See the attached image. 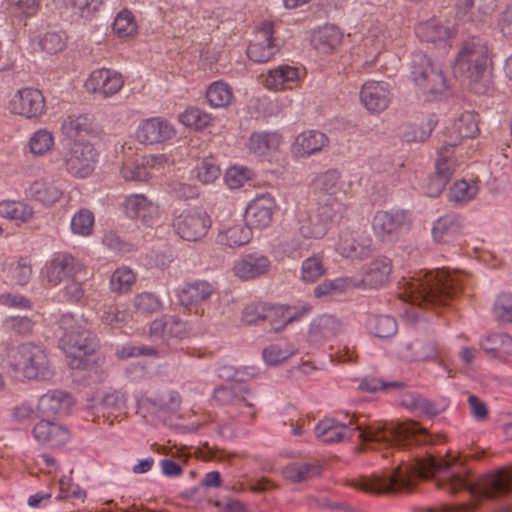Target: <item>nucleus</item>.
<instances>
[{"label": "nucleus", "instance_id": "b1692460", "mask_svg": "<svg viewBox=\"0 0 512 512\" xmlns=\"http://www.w3.org/2000/svg\"><path fill=\"white\" fill-rule=\"evenodd\" d=\"M122 75L110 69H97L93 71L85 83L87 90L100 93L103 96L116 94L123 86Z\"/></svg>", "mask_w": 512, "mask_h": 512}, {"label": "nucleus", "instance_id": "e433bc0d", "mask_svg": "<svg viewBox=\"0 0 512 512\" xmlns=\"http://www.w3.org/2000/svg\"><path fill=\"white\" fill-rule=\"evenodd\" d=\"M416 35L422 42L434 45H442L451 37L449 26L441 24L436 19H430L417 25Z\"/></svg>", "mask_w": 512, "mask_h": 512}, {"label": "nucleus", "instance_id": "72a5a7b5", "mask_svg": "<svg viewBox=\"0 0 512 512\" xmlns=\"http://www.w3.org/2000/svg\"><path fill=\"white\" fill-rule=\"evenodd\" d=\"M281 143V136L276 132H253L246 143L248 151L259 157L269 156L275 152Z\"/></svg>", "mask_w": 512, "mask_h": 512}, {"label": "nucleus", "instance_id": "3c124183", "mask_svg": "<svg viewBox=\"0 0 512 512\" xmlns=\"http://www.w3.org/2000/svg\"><path fill=\"white\" fill-rule=\"evenodd\" d=\"M135 280V274L130 268L120 267L111 275L110 288L118 294L126 293L131 290Z\"/></svg>", "mask_w": 512, "mask_h": 512}, {"label": "nucleus", "instance_id": "412c9836", "mask_svg": "<svg viewBox=\"0 0 512 512\" xmlns=\"http://www.w3.org/2000/svg\"><path fill=\"white\" fill-rule=\"evenodd\" d=\"M360 100L367 110L381 112L391 100L390 86L383 81H367L362 85Z\"/></svg>", "mask_w": 512, "mask_h": 512}, {"label": "nucleus", "instance_id": "20e7f679", "mask_svg": "<svg viewBox=\"0 0 512 512\" xmlns=\"http://www.w3.org/2000/svg\"><path fill=\"white\" fill-rule=\"evenodd\" d=\"M3 363L16 377L47 379L52 375L48 356L42 346L33 342L7 346Z\"/></svg>", "mask_w": 512, "mask_h": 512}, {"label": "nucleus", "instance_id": "338daca9", "mask_svg": "<svg viewBox=\"0 0 512 512\" xmlns=\"http://www.w3.org/2000/svg\"><path fill=\"white\" fill-rule=\"evenodd\" d=\"M39 45L47 53H57L65 47L66 35L62 31H48L40 39Z\"/></svg>", "mask_w": 512, "mask_h": 512}, {"label": "nucleus", "instance_id": "423d86ee", "mask_svg": "<svg viewBox=\"0 0 512 512\" xmlns=\"http://www.w3.org/2000/svg\"><path fill=\"white\" fill-rule=\"evenodd\" d=\"M487 63L488 48L486 41L481 37H472L463 42L455 59L453 72L456 77L476 83L486 73Z\"/></svg>", "mask_w": 512, "mask_h": 512}, {"label": "nucleus", "instance_id": "4468645a", "mask_svg": "<svg viewBox=\"0 0 512 512\" xmlns=\"http://www.w3.org/2000/svg\"><path fill=\"white\" fill-rule=\"evenodd\" d=\"M271 267L272 261L267 255L254 251L235 260L233 272L239 279L248 281L267 275Z\"/></svg>", "mask_w": 512, "mask_h": 512}, {"label": "nucleus", "instance_id": "f03ea898", "mask_svg": "<svg viewBox=\"0 0 512 512\" xmlns=\"http://www.w3.org/2000/svg\"><path fill=\"white\" fill-rule=\"evenodd\" d=\"M355 423V417L348 422L327 418L320 421L314 429L315 436L324 443H338L352 438L358 432L362 443L383 445L385 447L410 448L413 445H432L435 438L415 422L397 425L375 422L367 426Z\"/></svg>", "mask_w": 512, "mask_h": 512}, {"label": "nucleus", "instance_id": "09e8293b", "mask_svg": "<svg viewBox=\"0 0 512 512\" xmlns=\"http://www.w3.org/2000/svg\"><path fill=\"white\" fill-rule=\"evenodd\" d=\"M232 96L230 86L223 81L212 83L206 92L209 104L215 108L227 106L231 102Z\"/></svg>", "mask_w": 512, "mask_h": 512}, {"label": "nucleus", "instance_id": "680f3d73", "mask_svg": "<svg viewBox=\"0 0 512 512\" xmlns=\"http://www.w3.org/2000/svg\"><path fill=\"white\" fill-rule=\"evenodd\" d=\"M296 233L291 232L289 227V231L282 236L278 243V247L283 255L293 259L301 257L303 249V242L296 237Z\"/></svg>", "mask_w": 512, "mask_h": 512}, {"label": "nucleus", "instance_id": "a19ab883", "mask_svg": "<svg viewBox=\"0 0 512 512\" xmlns=\"http://www.w3.org/2000/svg\"><path fill=\"white\" fill-rule=\"evenodd\" d=\"M322 472L318 462L292 463L282 470V475L288 481L298 483L317 477Z\"/></svg>", "mask_w": 512, "mask_h": 512}, {"label": "nucleus", "instance_id": "0eeeda50", "mask_svg": "<svg viewBox=\"0 0 512 512\" xmlns=\"http://www.w3.org/2000/svg\"><path fill=\"white\" fill-rule=\"evenodd\" d=\"M410 77L425 100H433L447 89L441 68L423 52H415L410 62Z\"/></svg>", "mask_w": 512, "mask_h": 512}, {"label": "nucleus", "instance_id": "9d476101", "mask_svg": "<svg viewBox=\"0 0 512 512\" xmlns=\"http://www.w3.org/2000/svg\"><path fill=\"white\" fill-rule=\"evenodd\" d=\"M456 143L443 146L438 151V157L435 163V174L428 178L425 189L430 197H438L451 179L455 171L456 163L452 159V149Z\"/></svg>", "mask_w": 512, "mask_h": 512}, {"label": "nucleus", "instance_id": "6ab92c4d", "mask_svg": "<svg viewBox=\"0 0 512 512\" xmlns=\"http://www.w3.org/2000/svg\"><path fill=\"white\" fill-rule=\"evenodd\" d=\"M187 333V323L176 315H164L155 319L149 328V335L153 341L168 342L171 338L182 339Z\"/></svg>", "mask_w": 512, "mask_h": 512}, {"label": "nucleus", "instance_id": "f8f14e48", "mask_svg": "<svg viewBox=\"0 0 512 512\" xmlns=\"http://www.w3.org/2000/svg\"><path fill=\"white\" fill-rule=\"evenodd\" d=\"M210 226V217L205 212L197 210L183 211L174 221L176 233L186 241L202 239Z\"/></svg>", "mask_w": 512, "mask_h": 512}, {"label": "nucleus", "instance_id": "c756f323", "mask_svg": "<svg viewBox=\"0 0 512 512\" xmlns=\"http://www.w3.org/2000/svg\"><path fill=\"white\" fill-rule=\"evenodd\" d=\"M64 189L62 184L56 180L38 179L35 180L26 190V195L31 199L50 206L60 200Z\"/></svg>", "mask_w": 512, "mask_h": 512}, {"label": "nucleus", "instance_id": "49530a36", "mask_svg": "<svg viewBox=\"0 0 512 512\" xmlns=\"http://www.w3.org/2000/svg\"><path fill=\"white\" fill-rule=\"evenodd\" d=\"M367 328L377 338H390L397 333L396 320L388 315H373L367 320Z\"/></svg>", "mask_w": 512, "mask_h": 512}, {"label": "nucleus", "instance_id": "a18cd8bd", "mask_svg": "<svg viewBox=\"0 0 512 512\" xmlns=\"http://www.w3.org/2000/svg\"><path fill=\"white\" fill-rule=\"evenodd\" d=\"M437 119L434 115H429L425 122L420 125L407 124L403 127L401 137L406 142H424L426 141L434 128L436 127Z\"/></svg>", "mask_w": 512, "mask_h": 512}, {"label": "nucleus", "instance_id": "79ce46f5", "mask_svg": "<svg viewBox=\"0 0 512 512\" xmlns=\"http://www.w3.org/2000/svg\"><path fill=\"white\" fill-rule=\"evenodd\" d=\"M63 133L71 138L84 137L93 133L92 118L89 115H69L62 122Z\"/></svg>", "mask_w": 512, "mask_h": 512}, {"label": "nucleus", "instance_id": "cd10ccee", "mask_svg": "<svg viewBox=\"0 0 512 512\" xmlns=\"http://www.w3.org/2000/svg\"><path fill=\"white\" fill-rule=\"evenodd\" d=\"M124 211L128 217L141 219L146 225H151L158 216L159 206L143 194H133L126 197Z\"/></svg>", "mask_w": 512, "mask_h": 512}, {"label": "nucleus", "instance_id": "37998d69", "mask_svg": "<svg viewBox=\"0 0 512 512\" xmlns=\"http://www.w3.org/2000/svg\"><path fill=\"white\" fill-rule=\"evenodd\" d=\"M359 282L354 278L340 277L333 280H325L314 288V295L317 298L336 297L351 288L358 287Z\"/></svg>", "mask_w": 512, "mask_h": 512}, {"label": "nucleus", "instance_id": "c9c22d12", "mask_svg": "<svg viewBox=\"0 0 512 512\" xmlns=\"http://www.w3.org/2000/svg\"><path fill=\"white\" fill-rule=\"evenodd\" d=\"M463 232L462 218L457 214L440 217L433 225L432 235L436 241L450 242Z\"/></svg>", "mask_w": 512, "mask_h": 512}, {"label": "nucleus", "instance_id": "ea45409f", "mask_svg": "<svg viewBox=\"0 0 512 512\" xmlns=\"http://www.w3.org/2000/svg\"><path fill=\"white\" fill-rule=\"evenodd\" d=\"M342 34L334 25H326L314 32L312 44L320 53H331L340 43Z\"/></svg>", "mask_w": 512, "mask_h": 512}, {"label": "nucleus", "instance_id": "13d9d810", "mask_svg": "<svg viewBox=\"0 0 512 512\" xmlns=\"http://www.w3.org/2000/svg\"><path fill=\"white\" fill-rule=\"evenodd\" d=\"M179 120L185 126L202 129L207 127L212 118L211 116L197 107H190L179 115Z\"/></svg>", "mask_w": 512, "mask_h": 512}, {"label": "nucleus", "instance_id": "774afa93", "mask_svg": "<svg viewBox=\"0 0 512 512\" xmlns=\"http://www.w3.org/2000/svg\"><path fill=\"white\" fill-rule=\"evenodd\" d=\"M253 176V171L247 167L234 166L225 173V182L230 189H237L244 185Z\"/></svg>", "mask_w": 512, "mask_h": 512}, {"label": "nucleus", "instance_id": "0e129e2a", "mask_svg": "<svg viewBox=\"0 0 512 512\" xmlns=\"http://www.w3.org/2000/svg\"><path fill=\"white\" fill-rule=\"evenodd\" d=\"M455 130L461 138H473L478 132L477 116L472 112L463 113L454 125Z\"/></svg>", "mask_w": 512, "mask_h": 512}, {"label": "nucleus", "instance_id": "8fccbe9b", "mask_svg": "<svg viewBox=\"0 0 512 512\" xmlns=\"http://www.w3.org/2000/svg\"><path fill=\"white\" fill-rule=\"evenodd\" d=\"M35 314L12 315L4 319L3 325L6 330L18 335H29L36 324Z\"/></svg>", "mask_w": 512, "mask_h": 512}, {"label": "nucleus", "instance_id": "6e6552de", "mask_svg": "<svg viewBox=\"0 0 512 512\" xmlns=\"http://www.w3.org/2000/svg\"><path fill=\"white\" fill-rule=\"evenodd\" d=\"M341 204L338 202L324 203L318 208L315 215L308 211L299 209L294 219L288 224L291 232H297L305 239H320L328 231L329 225L336 217V211L340 210Z\"/></svg>", "mask_w": 512, "mask_h": 512}, {"label": "nucleus", "instance_id": "1a4fd4ad", "mask_svg": "<svg viewBox=\"0 0 512 512\" xmlns=\"http://www.w3.org/2000/svg\"><path fill=\"white\" fill-rule=\"evenodd\" d=\"M98 153L92 144L75 142L65 153V170L73 177L86 178L94 171Z\"/></svg>", "mask_w": 512, "mask_h": 512}, {"label": "nucleus", "instance_id": "e2e57ef3", "mask_svg": "<svg viewBox=\"0 0 512 512\" xmlns=\"http://www.w3.org/2000/svg\"><path fill=\"white\" fill-rule=\"evenodd\" d=\"M137 26L132 13L128 10L119 12L113 23V31L121 38L132 36Z\"/></svg>", "mask_w": 512, "mask_h": 512}, {"label": "nucleus", "instance_id": "c03bdc74", "mask_svg": "<svg viewBox=\"0 0 512 512\" xmlns=\"http://www.w3.org/2000/svg\"><path fill=\"white\" fill-rule=\"evenodd\" d=\"M313 188L320 195L337 196L342 189L340 173L331 169L319 174L313 181Z\"/></svg>", "mask_w": 512, "mask_h": 512}, {"label": "nucleus", "instance_id": "58836bf2", "mask_svg": "<svg viewBox=\"0 0 512 512\" xmlns=\"http://www.w3.org/2000/svg\"><path fill=\"white\" fill-rule=\"evenodd\" d=\"M328 142V137L324 133L318 130H309L297 136L295 147L301 156H310L321 151L328 145Z\"/></svg>", "mask_w": 512, "mask_h": 512}, {"label": "nucleus", "instance_id": "a878e982", "mask_svg": "<svg viewBox=\"0 0 512 512\" xmlns=\"http://www.w3.org/2000/svg\"><path fill=\"white\" fill-rule=\"evenodd\" d=\"M443 349L434 339L417 338L404 344L402 355L410 361H436Z\"/></svg>", "mask_w": 512, "mask_h": 512}, {"label": "nucleus", "instance_id": "ddd939ff", "mask_svg": "<svg viewBox=\"0 0 512 512\" xmlns=\"http://www.w3.org/2000/svg\"><path fill=\"white\" fill-rule=\"evenodd\" d=\"M217 241L229 248L244 246L252 239L251 227L242 221L216 216Z\"/></svg>", "mask_w": 512, "mask_h": 512}, {"label": "nucleus", "instance_id": "69168bd1", "mask_svg": "<svg viewBox=\"0 0 512 512\" xmlns=\"http://www.w3.org/2000/svg\"><path fill=\"white\" fill-rule=\"evenodd\" d=\"M324 272L325 269L321 259L312 256L302 262L300 278L304 282H315Z\"/></svg>", "mask_w": 512, "mask_h": 512}, {"label": "nucleus", "instance_id": "de8ad7c7", "mask_svg": "<svg viewBox=\"0 0 512 512\" xmlns=\"http://www.w3.org/2000/svg\"><path fill=\"white\" fill-rule=\"evenodd\" d=\"M0 216L25 223L32 218L33 209L21 201L4 200L0 202Z\"/></svg>", "mask_w": 512, "mask_h": 512}, {"label": "nucleus", "instance_id": "a211bd4d", "mask_svg": "<svg viewBox=\"0 0 512 512\" xmlns=\"http://www.w3.org/2000/svg\"><path fill=\"white\" fill-rule=\"evenodd\" d=\"M409 222V215L403 210L378 211L372 219V228L377 237L385 240L397 235Z\"/></svg>", "mask_w": 512, "mask_h": 512}, {"label": "nucleus", "instance_id": "9b49d317", "mask_svg": "<svg viewBox=\"0 0 512 512\" xmlns=\"http://www.w3.org/2000/svg\"><path fill=\"white\" fill-rule=\"evenodd\" d=\"M9 109L13 114L37 119L46 111L45 98L38 89L22 88L11 98Z\"/></svg>", "mask_w": 512, "mask_h": 512}, {"label": "nucleus", "instance_id": "bb28decb", "mask_svg": "<svg viewBox=\"0 0 512 512\" xmlns=\"http://www.w3.org/2000/svg\"><path fill=\"white\" fill-rule=\"evenodd\" d=\"M275 209L274 199L269 195L255 198L246 208L245 220L250 227L265 228L272 221Z\"/></svg>", "mask_w": 512, "mask_h": 512}, {"label": "nucleus", "instance_id": "5701e85b", "mask_svg": "<svg viewBox=\"0 0 512 512\" xmlns=\"http://www.w3.org/2000/svg\"><path fill=\"white\" fill-rule=\"evenodd\" d=\"M175 135L173 126L165 119L153 117L141 122L137 137L141 143L156 144L165 142Z\"/></svg>", "mask_w": 512, "mask_h": 512}, {"label": "nucleus", "instance_id": "7c9ffc66", "mask_svg": "<svg viewBox=\"0 0 512 512\" xmlns=\"http://www.w3.org/2000/svg\"><path fill=\"white\" fill-rule=\"evenodd\" d=\"M299 80L298 67L282 64L268 71L264 85L270 90L292 89Z\"/></svg>", "mask_w": 512, "mask_h": 512}, {"label": "nucleus", "instance_id": "dca6fc26", "mask_svg": "<svg viewBox=\"0 0 512 512\" xmlns=\"http://www.w3.org/2000/svg\"><path fill=\"white\" fill-rule=\"evenodd\" d=\"M273 23L264 22L255 34V39L247 49V56L256 63L269 61L277 52L278 46L273 40Z\"/></svg>", "mask_w": 512, "mask_h": 512}, {"label": "nucleus", "instance_id": "2f4dec72", "mask_svg": "<svg viewBox=\"0 0 512 512\" xmlns=\"http://www.w3.org/2000/svg\"><path fill=\"white\" fill-rule=\"evenodd\" d=\"M342 331L341 321L332 315H322L314 319L309 329V341L311 343H321L328 340Z\"/></svg>", "mask_w": 512, "mask_h": 512}, {"label": "nucleus", "instance_id": "603ef678", "mask_svg": "<svg viewBox=\"0 0 512 512\" xmlns=\"http://www.w3.org/2000/svg\"><path fill=\"white\" fill-rule=\"evenodd\" d=\"M477 191L478 188L475 184L460 180L450 188L448 198L455 204H465L475 197Z\"/></svg>", "mask_w": 512, "mask_h": 512}, {"label": "nucleus", "instance_id": "f3484780", "mask_svg": "<svg viewBox=\"0 0 512 512\" xmlns=\"http://www.w3.org/2000/svg\"><path fill=\"white\" fill-rule=\"evenodd\" d=\"M337 251L351 259H363L372 253V239L359 231H344L339 236Z\"/></svg>", "mask_w": 512, "mask_h": 512}, {"label": "nucleus", "instance_id": "f257e3e1", "mask_svg": "<svg viewBox=\"0 0 512 512\" xmlns=\"http://www.w3.org/2000/svg\"><path fill=\"white\" fill-rule=\"evenodd\" d=\"M417 478L433 479L437 487L450 494L467 491L473 499L469 503L444 504L439 508L440 512H471L477 501H496L512 493V469H496L470 481L462 463L438 459L428 453L426 457L416 454L405 471L397 467L391 473L360 476L350 484L363 492L380 495L411 491Z\"/></svg>", "mask_w": 512, "mask_h": 512}, {"label": "nucleus", "instance_id": "2eb2a0df", "mask_svg": "<svg viewBox=\"0 0 512 512\" xmlns=\"http://www.w3.org/2000/svg\"><path fill=\"white\" fill-rule=\"evenodd\" d=\"M84 269L83 263L70 254H57L46 264V278L49 284L57 286L70 280Z\"/></svg>", "mask_w": 512, "mask_h": 512}, {"label": "nucleus", "instance_id": "4c0bfd02", "mask_svg": "<svg viewBox=\"0 0 512 512\" xmlns=\"http://www.w3.org/2000/svg\"><path fill=\"white\" fill-rule=\"evenodd\" d=\"M128 394L123 390H109L103 392L95 404V408L103 415H119L127 408Z\"/></svg>", "mask_w": 512, "mask_h": 512}, {"label": "nucleus", "instance_id": "6e6d98bb", "mask_svg": "<svg viewBox=\"0 0 512 512\" xmlns=\"http://www.w3.org/2000/svg\"><path fill=\"white\" fill-rule=\"evenodd\" d=\"M405 387L402 381H384L377 377H365L361 380L359 388L370 393L377 391L401 390Z\"/></svg>", "mask_w": 512, "mask_h": 512}, {"label": "nucleus", "instance_id": "052dcab7", "mask_svg": "<svg viewBox=\"0 0 512 512\" xmlns=\"http://www.w3.org/2000/svg\"><path fill=\"white\" fill-rule=\"evenodd\" d=\"M94 225V215L88 209L79 210L71 219V230L74 234L87 236Z\"/></svg>", "mask_w": 512, "mask_h": 512}, {"label": "nucleus", "instance_id": "bf43d9fd", "mask_svg": "<svg viewBox=\"0 0 512 512\" xmlns=\"http://www.w3.org/2000/svg\"><path fill=\"white\" fill-rule=\"evenodd\" d=\"M492 313L497 321L512 323V293L498 295L494 302Z\"/></svg>", "mask_w": 512, "mask_h": 512}, {"label": "nucleus", "instance_id": "c85d7f7f", "mask_svg": "<svg viewBox=\"0 0 512 512\" xmlns=\"http://www.w3.org/2000/svg\"><path fill=\"white\" fill-rule=\"evenodd\" d=\"M72 396L62 390H50L39 398L37 409L42 415H66L73 406Z\"/></svg>", "mask_w": 512, "mask_h": 512}, {"label": "nucleus", "instance_id": "7ed1b4c3", "mask_svg": "<svg viewBox=\"0 0 512 512\" xmlns=\"http://www.w3.org/2000/svg\"><path fill=\"white\" fill-rule=\"evenodd\" d=\"M462 282V275L452 274L446 269L419 272L416 277L404 279L400 296L412 305L405 315L413 322L427 320L422 310L448 305L462 291Z\"/></svg>", "mask_w": 512, "mask_h": 512}, {"label": "nucleus", "instance_id": "f704fd0d", "mask_svg": "<svg viewBox=\"0 0 512 512\" xmlns=\"http://www.w3.org/2000/svg\"><path fill=\"white\" fill-rule=\"evenodd\" d=\"M216 286L204 280L188 283L179 293V302L182 306L190 307L208 300L215 292Z\"/></svg>", "mask_w": 512, "mask_h": 512}, {"label": "nucleus", "instance_id": "39448f33", "mask_svg": "<svg viewBox=\"0 0 512 512\" xmlns=\"http://www.w3.org/2000/svg\"><path fill=\"white\" fill-rule=\"evenodd\" d=\"M86 326L85 320L72 314H64L59 320L60 344L64 352L74 358L72 366L75 368L83 367L82 358L93 354L99 345L97 337Z\"/></svg>", "mask_w": 512, "mask_h": 512}, {"label": "nucleus", "instance_id": "864d4df0", "mask_svg": "<svg viewBox=\"0 0 512 512\" xmlns=\"http://www.w3.org/2000/svg\"><path fill=\"white\" fill-rule=\"evenodd\" d=\"M214 399L221 405L244 406L253 408V404L247 402L244 397L237 395L236 390L230 386H219L214 390Z\"/></svg>", "mask_w": 512, "mask_h": 512}, {"label": "nucleus", "instance_id": "5fc2aeb1", "mask_svg": "<svg viewBox=\"0 0 512 512\" xmlns=\"http://www.w3.org/2000/svg\"><path fill=\"white\" fill-rule=\"evenodd\" d=\"M54 145V137L52 133L46 129H40L33 133L30 138V151L34 155H44L52 149Z\"/></svg>", "mask_w": 512, "mask_h": 512}, {"label": "nucleus", "instance_id": "aec40b11", "mask_svg": "<svg viewBox=\"0 0 512 512\" xmlns=\"http://www.w3.org/2000/svg\"><path fill=\"white\" fill-rule=\"evenodd\" d=\"M497 0H457L456 16L462 22H485L495 9Z\"/></svg>", "mask_w": 512, "mask_h": 512}, {"label": "nucleus", "instance_id": "4be33fe9", "mask_svg": "<svg viewBox=\"0 0 512 512\" xmlns=\"http://www.w3.org/2000/svg\"><path fill=\"white\" fill-rule=\"evenodd\" d=\"M391 270V260L380 256L365 264L362 267L361 278H354V280L359 282L358 287L379 288L388 281Z\"/></svg>", "mask_w": 512, "mask_h": 512}, {"label": "nucleus", "instance_id": "473e14b6", "mask_svg": "<svg viewBox=\"0 0 512 512\" xmlns=\"http://www.w3.org/2000/svg\"><path fill=\"white\" fill-rule=\"evenodd\" d=\"M479 346L491 358L512 356V337L506 333H489L480 339Z\"/></svg>", "mask_w": 512, "mask_h": 512}, {"label": "nucleus", "instance_id": "393cba45", "mask_svg": "<svg viewBox=\"0 0 512 512\" xmlns=\"http://www.w3.org/2000/svg\"><path fill=\"white\" fill-rule=\"evenodd\" d=\"M32 434L39 444L51 448L64 445L70 438V433L66 427L46 419H41L35 424Z\"/></svg>", "mask_w": 512, "mask_h": 512}, {"label": "nucleus", "instance_id": "4d7b16f0", "mask_svg": "<svg viewBox=\"0 0 512 512\" xmlns=\"http://www.w3.org/2000/svg\"><path fill=\"white\" fill-rule=\"evenodd\" d=\"M135 310L142 315H149L160 311L162 307L161 300L153 293L143 292L134 298Z\"/></svg>", "mask_w": 512, "mask_h": 512}]
</instances>
